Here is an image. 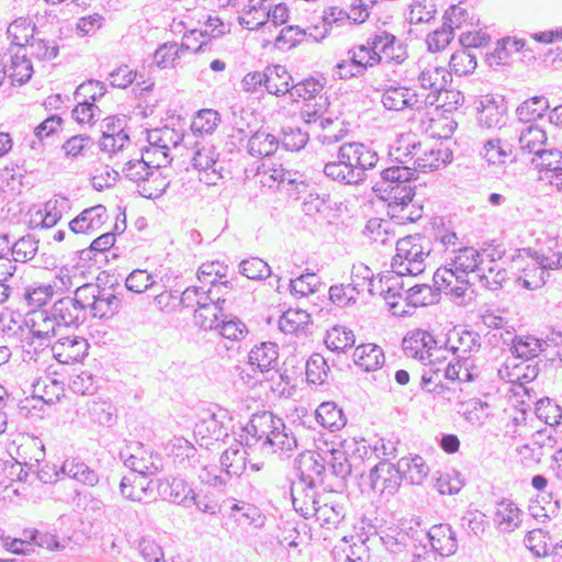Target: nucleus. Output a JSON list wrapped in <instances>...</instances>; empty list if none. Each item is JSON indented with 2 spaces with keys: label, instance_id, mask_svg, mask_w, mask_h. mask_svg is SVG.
<instances>
[{
  "label": "nucleus",
  "instance_id": "nucleus-1",
  "mask_svg": "<svg viewBox=\"0 0 562 562\" xmlns=\"http://www.w3.org/2000/svg\"><path fill=\"white\" fill-rule=\"evenodd\" d=\"M239 437L248 447L262 441L263 448H270L281 458H290L299 448L293 430L281 418L267 411L252 414L250 420L241 428Z\"/></svg>",
  "mask_w": 562,
  "mask_h": 562
},
{
  "label": "nucleus",
  "instance_id": "nucleus-2",
  "mask_svg": "<svg viewBox=\"0 0 562 562\" xmlns=\"http://www.w3.org/2000/svg\"><path fill=\"white\" fill-rule=\"evenodd\" d=\"M278 349V345L271 341L261 342L251 348L247 366L245 368L237 367L243 383H252L254 386L265 382H272L278 386L282 382L289 384V378L277 369Z\"/></svg>",
  "mask_w": 562,
  "mask_h": 562
},
{
  "label": "nucleus",
  "instance_id": "nucleus-3",
  "mask_svg": "<svg viewBox=\"0 0 562 562\" xmlns=\"http://www.w3.org/2000/svg\"><path fill=\"white\" fill-rule=\"evenodd\" d=\"M362 532L358 533V539L362 544L369 541L379 540L383 547L393 554H400L406 549L413 548L423 535V530L409 526L407 521L391 522L384 526L368 524L362 527Z\"/></svg>",
  "mask_w": 562,
  "mask_h": 562
},
{
  "label": "nucleus",
  "instance_id": "nucleus-4",
  "mask_svg": "<svg viewBox=\"0 0 562 562\" xmlns=\"http://www.w3.org/2000/svg\"><path fill=\"white\" fill-rule=\"evenodd\" d=\"M430 239L416 234L401 238L396 243V254L392 259V272L418 276L425 271V259L430 255Z\"/></svg>",
  "mask_w": 562,
  "mask_h": 562
},
{
  "label": "nucleus",
  "instance_id": "nucleus-5",
  "mask_svg": "<svg viewBox=\"0 0 562 562\" xmlns=\"http://www.w3.org/2000/svg\"><path fill=\"white\" fill-rule=\"evenodd\" d=\"M414 171L405 164L384 168L380 173V180L373 186V191L384 201L393 203L415 196Z\"/></svg>",
  "mask_w": 562,
  "mask_h": 562
},
{
  "label": "nucleus",
  "instance_id": "nucleus-6",
  "mask_svg": "<svg viewBox=\"0 0 562 562\" xmlns=\"http://www.w3.org/2000/svg\"><path fill=\"white\" fill-rule=\"evenodd\" d=\"M337 159H340L351 177H355L360 183L364 182L369 170H372L378 161V154L363 143L349 142L342 144L337 151Z\"/></svg>",
  "mask_w": 562,
  "mask_h": 562
},
{
  "label": "nucleus",
  "instance_id": "nucleus-7",
  "mask_svg": "<svg viewBox=\"0 0 562 562\" xmlns=\"http://www.w3.org/2000/svg\"><path fill=\"white\" fill-rule=\"evenodd\" d=\"M79 296L83 300L87 314L93 318H111L121 307V300L111 290L98 284L86 283L79 286Z\"/></svg>",
  "mask_w": 562,
  "mask_h": 562
},
{
  "label": "nucleus",
  "instance_id": "nucleus-8",
  "mask_svg": "<svg viewBox=\"0 0 562 562\" xmlns=\"http://www.w3.org/2000/svg\"><path fill=\"white\" fill-rule=\"evenodd\" d=\"M232 416L229 412L217 405L209 408L205 416L195 424L194 436L201 439V446L211 441L224 440L228 436Z\"/></svg>",
  "mask_w": 562,
  "mask_h": 562
},
{
  "label": "nucleus",
  "instance_id": "nucleus-9",
  "mask_svg": "<svg viewBox=\"0 0 562 562\" xmlns=\"http://www.w3.org/2000/svg\"><path fill=\"white\" fill-rule=\"evenodd\" d=\"M120 460L132 471L143 476L157 474L162 469V459L158 453L146 449L139 441H131L119 453Z\"/></svg>",
  "mask_w": 562,
  "mask_h": 562
},
{
  "label": "nucleus",
  "instance_id": "nucleus-10",
  "mask_svg": "<svg viewBox=\"0 0 562 562\" xmlns=\"http://www.w3.org/2000/svg\"><path fill=\"white\" fill-rule=\"evenodd\" d=\"M126 116H108L102 120V136L98 143L99 149L113 158L131 145V138L126 132Z\"/></svg>",
  "mask_w": 562,
  "mask_h": 562
},
{
  "label": "nucleus",
  "instance_id": "nucleus-11",
  "mask_svg": "<svg viewBox=\"0 0 562 562\" xmlns=\"http://www.w3.org/2000/svg\"><path fill=\"white\" fill-rule=\"evenodd\" d=\"M402 481L403 475L398 464L395 465L389 461H380L368 475L371 490L383 497L393 496L398 491Z\"/></svg>",
  "mask_w": 562,
  "mask_h": 562
},
{
  "label": "nucleus",
  "instance_id": "nucleus-12",
  "mask_svg": "<svg viewBox=\"0 0 562 562\" xmlns=\"http://www.w3.org/2000/svg\"><path fill=\"white\" fill-rule=\"evenodd\" d=\"M52 310L60 326L79 327L87 321V311L82 297L79 296V286L75 296H65L56 301Z\"/></svg>",
  "mask_w": 562,
  "mask_h": 562
},
{
  "label": "nucleus",
  "instance_id": "nucleus-13",
  "mask_svg": "<svg viewBox=\"0 0 562 562\" xmlns=\"http://www.w3.org/2000/svg\"><path fill=\"white\" fill-rule=\"evenodd\" d=\"M413 150H424V156L417 155L416 165L412 167L415 172H429L446 166L452 159V153L448 148L432 146L428 143H414L411 145Z\"/></svg>",
  "mask_w": 562,
  "mask_h": 562
},
{
  "label": "nucleus",
  "instance_id": "nucleus-14",
  "mask_svg": "<svg viewBox=\"0 0 562 562\" xmlns=\"http://www.w3.org/2000/svg\"><path fill=\"white\" fill-rule=\"evenodd\" d=\"M419 539L422 542L424 540L429 542L430 550H434L439 558L449 557L458 549L456 532L447 524L435 525L427 532L423 530Z\"/></svg>",
  "mask_w": 562,
  "mask_h": 562
},
{
  "label": "nucleus",
  "instance_id": "nucleus-15",
  "mask_svg": "<svg viewBox=\"0 0 562 562\" xmlns=\"http://www.w3.org/2000/svg\"><path fill=\"white\" fill-rule=\"evenodd\" d=\"M434 336L422 329L408 333L403 341L402 348L407 357L418 359L419 361H432V351L436 349Z\"/></svg>",
  "mask_w": 562,
  "mask_h": 562
},
{
  "label": "nucleus",
  "instance_id": "nucleus-16",
  "mask_svg": "<svg viewBox=\"0 0 562 562\" xmlns=\"http://www.w3.org/2000/svg\"><path fill=\"white\" fill-rule=\"evenodd\" d=\"M405 276L406 274H398L393 272V274L381 276L376 281V284L379 283L380 285V295L385 300L390 311L394 315L404 316L409 314L408 311L398 310L397 302V299L404 300L406 291L405 288L409 286V284L405 283L403 280V277Z\"/></svg>",
  "mask_w": 562,
  "mask_h": 562
},
{
  "label": "nucleus",
  "instance_id": "nucleus-17",
  "mask_svg": "<svg viewBox=\"0 0 562 562\" xmlns=\"http://www.w3.org/2000/svg\"><path fill=\"white\" fill-rule=\"evenodd\" d=\"M326 471L325 459L315 451L306 450L295 459V475L297 480H304L313 484L324 483L323 475Z\"/></svg>",
  "mask_w": 562,
  "mask_h": 562
},
{
  "label": "nucleus",
  "instance_id": "nucleus-18",
  "mask_svg": "<svg viewBox=\"0 0 562 562\" xmlns=\"http://www.w3.org/2000/svg\"><path fill=\"white\" fill-rule=\"evenodd\" d=\"M88 341L79 336H68L58 339L52 346L53 357L59 363H74L81 361L88 353Z\"/></svg>",
  "mask_w": 562,
  "mask_h": 562
},
{
  "label": "nucleus",
  "instance_id": "nucleus-19",
  "mask_svg": "<svg viewBox=\"0 0 562 562\" xmlns=\"http://www.w3.org/2000/svg\"><path fill=\"white\" fill-rule=\"evenodd\" d=\"M432 279L438 291H443L456 300H461V303L464 302L470 291V281L467 274H454L451 269H437Z\"/></svg>",
  "mask_w": 562,
  "mask_h": 562
},
{
  "label": "nucleus",
  "instance_id": "nucleus-20",
  "mask_svg": "<svg viewBox=\"0 0 562 562\" xmlns=\"http://www.w3.org/2000/svg\"><path fill=\"white\" fill-rule=\"evenodd\" d=\"M315 487L316 485L312 481L306 483L304 480H295L291 483L290 492L293 507L305 518L312 517V514L315 513L319 504Z\"/></svg>",
  "mask_w": 562,
  "mask_h": 562
},
{
  "label": "nucleus",
  "instance_id": "nucleus-21",
  "mask_svg": "<svg viewBox=\"0 0 562 562\" xmlns=\"http://www.w3.org/2000/svg\"><path fill=\"white\" fill-rule=\"evenodd\" d=\"M449 349L458 359L467 362L469 358L479 352L481 348V336L474 330L454 328L448 336Z\"/></svg>",
  "mask_w": 562,
  "mask_h": 562
},
{
  "label": "nucleus",
  "instance_id": "nucleus-22",
  "mask_svg": "<svg viewBox=\"0 0 562 562\" xmlns=\"http://www.w3.org/2000/svg\"><path fill=\"white\" fill-rule=\"evenodd\" d=\"M453 257L450 262L440 269H451L454 274L479 273V269L484 265L483 255L473 247H459L452 250Z\"/></svg>",
  "mask_w": 562,
  "mask_h": 562
},
{
  "label": "nucleus",
  "instance_id": "nucleus-23",
  "mask_svg": "<svg viewBox=\"0 0 562 562\" xmlns=\"http://www.w3.org/2000/svg\"><path fill=\"white\" fill-rule=\"evenodd\" d=\"M106 218V207L102 204L83 210L68 224L72 235L92 234L97 232Z\"/></svg>",
  "mask_w": 562,
  "mask_h": 562
},
{
  "label": "nucleus",
  "instance_id": "nucleus-24",
  "mask_svg": "<svg viewBox=\"0 0 562 562\" xmlns=\"http://www.w3.org/2000/svg\"><path fill=\"white\" fill-rule=\"evenodd\" d=\"M506 106L504 99H496L493 95H484L479 110V123L486 128L501 127L505 124Z\"/></svg>",
  "mask_w": 562,
  "mask_h": 562
},
{
  "label": "nucleus",
  "instance_id": "nucleus-25",
  "mask_svg": "<svg viewBox=\"0 0 562 562\" xmlns=\"http://www.w3.org/2000/svg\"><path fill=\"white\" fill-rule=\"evenodd\" d=\"M65 389H60L61 392L50 395L47 389H42V394L32 393L19 403L20 414L24 417H42L45 406H53L58 403L64 394Z\"/></svg>",
  "mask_w": 562,
  "mask_h": 562
},
{
  "label": "nucleus",
  "instance_id": "nucleus-26",
  "mask_svg": "<svg viewBox=\"0 0 562 562\" xmlns=\"http://www.w3.org/2000/svg\"><path fill=\"white\" fill-rule=\"evenodd\" d=\"M381 102L386 110L402 111L417 103V94L403 86H389L382 89Z\"/></svg>",
  "mask_w": 562,
  "mask_h": 562
},
{
  "label": "nucleus",
  "instance_id": "nucleus-27",
  "mask_svg": "<svg viewBox=\"0 0 562 562\" xmlns=\"http://www.w3.org/2000/svg\"><path fill=\"white\" fill-rule=\"evenodd\" d=\"M548 341H542L532 335H514L510 340V352L516 359L529 361L544 351Z\"/></svg>",
  "mask_w": 562,
  "mask_h": 562
},
{
  "label": "nucleus",
  "instance_id": "nucleus-28",
  "mask_svg": "<svg viewBox=\"0 0 562 562\" xmlns=\"http://www.w3.org/2000/svg\"><path fill=\"white\" fill-rule=\"evenodd\" d=\"M521 510L510 501L503 498L496 504L494 514V524L502 532H512L519 527L521 522Z\"/></svg>",
  "mask_w": 562,
  "mask_h": 562
},
{
  "label": "nucleus",
  "instance_id": "nucleus-29",
  "mask_svg": "<svg viewBox=\"0 0 562 562\" xmlns=\"http://www.w3.org/2000/svg\"><path fill=\"white\" fill-rule=\"evenodd\" d=\"M266 91L270 94L280 97L291 90L292 76L282 65H270L265 68Z\"/></svg>",
  "mask_w": 562,
  "mask_h": 562
},
{
  "label": "nucleus",
  "instance_id": "nucleus-30",
  "mask_svg": "<svg viewBox=\"0 0 562 562\" xmlns=\"http://www.w3.org/2000/svg\"><path fill=\"white\" fill-rule=\"evenodd\" d=\"M30 321L32 322V325L29 334H31L33 338L42 340H48L55 335L56 327L60 326L52 308L49 311H33Z\"/></svg>",
  "mask_w": 562,
  "mask_h": 562
},
{
  "label": "nucleus",
  "instance_id": "nucleus-31",
  "mask_svg": "<svg viewBox=\"0 0 562 562\" xmlns=\"http://www.w3.org/2000/svg\"><path fill=\"white\" fill-rule=\"evenodd\" d=\"M223 303L225 299L220 297V301H205L200 308H194V324L204 330L217 328L218 319L224 316Z\"/></svg>",
  "mask_w": 562,
  "mask_h": 562
},
{
  "label": "nucleus",
  "instance_id": "nucleus-32",
  "mask_svg": "<svg viewBox=\"0 0 562 562\" xmlns=\"http://www.w3.org/2000/svg\"><path fill=\"white\" fill-rule=\"evenodd\" d=\"M280 140L277 136L258 130L248 139L247 153L256 158H265L273 155L279 148Z\"/></svg>",
  "mask_w": 562,
  "mask_h": 562
},
{
  "label": "nucleus",
  "instance_id": "nucleus-33",
  "mask_svg": "<svg viewBox=\"0 0 562 562\" xmlns=\"http://www.w3.org/2000/svg\"><path fill=\"white\" fill-rule=\"evenodd\" d=\"M418 81L424 89H429L439 98L451 81V74L443 67L429 66L418 76Z\"/></svg>",
  "mask_w": 562,
  "mask_h": 562
},
{
  "label": "nucleus",
  "instance_id": "nucleus-34",
  "mask_svg": "<svg viewBox=\"0 0 562 562\" xmlns=\"http://www.w3.org/2000/svg\"><path fill=\"white\" fill-rule=\"evenodd\" d=\"M389 203V214L397 224L415 223L423 216V206L412 199Z\"/></svg>",
  "mask_w": 562,
  "mask_h": 562
},
{
  "label": "nucleus",
  "instance_id": "nucleus-35",
  "mask_svg": "<svg viewBox=\"0 0 562 562\" xmlns=\"http://www.w3.org/2000/svg\"><path fill=\"white\" fill-rule=\"evenodd\" d=\"M245 442L241 440L238 445L231 446L221 456V467L229 476H240L246 469Z\"/></svg>",
  "mask_w": 562,
  "mask_h": 562
},
{
  "label": "nucleus",
  "instance_id": "nucleus-36",
  "mask_svg": "<svg viewBox=\"0 0 562 562\" xmlns=\"http://www.w3.org/2000/svg\"><path fill=\"white\" fill-rule=\"evenodd\" d=\"M210 283L211 288L206 292L202 291V289L199 286L187 288L181 294V305L187 308H200V305H202L205 301H220V296L215 295V289L216 286L218 289L222 286L227 288V280L221 283H216L215 280H211Z\"/></svg>",
  "mask_w": 562,
  "mask_h": 562
},
{
  "label": "nucleus",
  "instance_id": "nucleus-37",
  "mask_svg": "<svg viewBox=\"0 0 562 562\" xmlns=\"http://www.w3.org/2000/svg\"><path fill=\"white\" fill-rule=\"evenodd\" d=\"M159 490L168 502L190 507V497L193 490L183 479L175 477L171 481L161 483Z\"/></svg>",
  "mask_w": 562,
  "mask_h": 562
},
{
  "label": "nucleus",
  "instance_id": "nucleus-38",
  "mask_svg": "<svg viewBox=\"0 0 562 562\" xmlns=\"http://www.w3.org/2000/svg\"><path fill=\"white\" fill-rule=\"evenodd\" d=\"M316 422L330 431L339 430L346 425L342 411L334 402L322 403L314 412Z\"/></svg>",
  "mask_w": 562,
  "mask_h": 562
},
{
  "label": "nucleus",
  "instance_id": "nucleus-39",
  "mask_svg": "<svg viewBox=\"0 0 562 562\" xmlns=\"http://www.w3.org/2000/svg\"><path fill=\"white\" fill-rule=\"evenodd\" d=\"M483 157L488 164H506L515 161L516 156L513 151V145L499 138L488 139L483 147Z\"/></svg>",
  "mask_w": 562,
  "mask_h": 562
},
{
  "label": "nucleus",
  "instance_id": "nucleus-40",
  "mask_svg": "<svg viewBox=\"0 0 562 562\" xmlns=\"http://www.w3.org/2000/svg\"><path fill=\"white\" fill-rule=\"evenodd\" d=\"M486 257L490 258V263L492 265L488 267H484L482 265L475 277L479 279V282L483 288L496 291L503 286V283L507 279V271L495 263L494 254H486Z\"/></svg>",
  "mask_w": 562,
  "mask_h": 562
},
{
  "label": "nucleus",
  "instance_id": "nucleus-41",
  "mask_svg": "<svg viewBox=\"0 0 562 562\" xmlns=\"http://www.w3.org/2000/svg\"><path fill=\"white\" fill-rule=\"evenodd\" d=\"M353 358L355 363L367 372L376 370L384 362L383 350L373 344L358 346L353 352Z\"/></svg>",
  "mask_w": 562,
  "mask_h": 562
},
{
  "label": "nucleus",
  "instance_id": "nucleus-42",
  "mask_svg": "<svg viewBox=\"0 0 562 562\" xmlns=\"http://www.w3.org/2000/svg\"><path fill=\"white\" fill-rule=\"evenodd\" d=\"M531 162L542 173V178L551 180L562 171V151L555 148L546 149L531 159Z\"/></svg>",
  "mask_w": 562,
  "mask_h": 562
},
{
  "label": "nucleus",
  "instance_id": "nucleus-43",
  "mask_svg": "<svg viewBox=\"0 0 562 562\" xmlns=\"http://www.w3.org/2000/svg\"><path fill=\"white\" fill-rule=\"evenodd\" d=\"M397 463L403 480L408 481L411 484H422L429 473L428 465L418 454L411 459L402 458Z\"/></svg>",
  "mask_w": 562,
  "mask_h": 562
},
{
  "label": "nucleus",
  "instance_id": "nucleus-44",
  "mask_svg": "<svg viewBox=\"0 0 562 562\" xmlns=\"http://www.w3.org/2000/svg\"><path fill=\"white\" fill-rule=\"evenodd\" d=\"M61 471L67 476L88 486H94L99 482L98 473L89 468L85 462L75 458L65 460L61 465Z\"/></svg>",
  "mask_w": 562,
  "mask_h": 562
},
{
  "label": "nucleus",
  "instance_id": "nucleus-45",
  "mask_svg": "<svg viewBox=\"0 0 562 562\" xmlns=\"http://www.w3.org/2000/svg\"><path fill=\"white\" fill-rule=\"evenodd\" d=\"M312 516H315L323 527L336 528L344 520L346 509L338 502L319 503Z\"/></svg>",
  "mask_w": 562,
  "mask_h": 562
},
{
  "label": "nucleus",
  "instance_id": "nucleus-46",
  "mask_svg": "<svg viewBox=\"0 0 562 562\" xmlns=\"http://www.w3.org/2000/svg\"><path fill=\"white\" fill-rule=\"evenodd\" d=\"M183 137L182 133L168 126L154 128L147 133L148 145L164 150H170L171 147H177L183 140Z\"/></svg>",
  "mask_w": 562,
  "mask_h": 562
},
{
  "label": "nucleus",
  "instance_id": "nucleus-47",
  "mask_svg": "<svg viewBox=\"0 0 562 562\" xmlns=\"http://www.w3.org/2000/svg\"><path fill=\"white\" fill-rule=\"evenodd\" d=\"M351 282L349 286L352 288L357 295L363 291H368L371 296L375 295V284L378 279L374 278L372 270L363 263L353 265L351 270Z\"/></svg>",
  "mask_w": 562,
  "mask_h": 562
},
{
  "label": "nucleus",
  "instance_id": "nucleus-48",
  "mask_svg": "<svg viewBox=\"0 0 562 562\" xmlns=\"http://www.w3.org/2000/svg\"><path fill=\"white\" fill-rule=\"evenodd\" d=\"M547 140V133L544 130L537 125H529L520 132L519 146L521 151L529 154L533 153L536 156L543 151L542 146Z\"/></svg>",
  "mask_w": 562,
  "mask_h": 562
},
{
  "label": "nucleus",
  "instance_id": "nucleus-49",
  "mask_svg": "<svg viewBox=\"0 0 562 562\" xmlns=\"http://www.w3.org/2000/svg\"><path fill=\"white\" fill-rule=\"evenodd\" d=\"M439 300V293L428 284L409 285L405 291L404 301L408 306H427Z\"/></svg>",
  "mask_w": 562,
  "mask_h": 562
},
{
  "label": "nucleus",
  "instance_id": "nucleus-50",
  "mask_svg": "<svg viewBox=\"0 0 562 562\" xmlns=\"http://www.w3.org/2000/svg\"><path fill=\"white\" fill-rule=\"evenodd\" d=\"M153 161L146 159L144 155L139 159H130L125 162L122 173L124 178L133 181L139 187V183L146 181L147 177L153 175L156 167L151 166Z\"/></svg>",
  "mask_w": 562,
  "mask_h": 562
},
{
  "label": "nucleus",
  "instance_id": "nucleus-51",
  "mask_svg": "<svg viewBox=\"0 0 562 562\" xmlns=\"http://www.w3.org/2000/svg\"><path fill=\"white\" fill-rule=\"evenodd\" d=\"M33 75V66L25 54H14L11 57L9 67V79L12 86H22L27 82Z\"/></svg>",
  "mask_w": 562,
  "mask_h": 562
},
{
  "label": "nucleus",
  "instance_id": "nucleus-52",
  "mask_svg": "<svg viewBox=\"0 0 562 562\" xmlns=\"http://www.w3.org/2000/svg\"><path fill=\"white\" fill-rule=\"evenodd\" d=\"M270 4L257 3V0H249L244 15L238 18L241 26L248 30H258L266 24V13L269 11Z\"/></svg>",
  "mask_w": 562,
  "mask_h": 562
},
{
  "label": "nucleus",
  "instance_id": "nucleus-53",
  "mask_svg": "<svg viewBox=\"0 0 562 562\" xmlns=\"http://www.w3.org/2000/svg\"><path fill=\"white\" fill-rule=\"evenodd\" d=\"M311 321L310 314L304 310L289 308L279 319V328L285 334L305 330Z\"/></svg>",
  "mask_w": 562,
  "mask_h": 562
},
{
  "label": "nucleus",
  "instance_id": "nucleus-54",
  "mask_svg": "<svg viewBox=\"0 0 562 562\" xmlns=\"http://www.w3.org/2000/svg\"><path fill=\"white\" fill-rule=\"evenodd\" d=\"M221 122V116L213 109L200 110L191 123V130L195 135H211Z\"/></svg>",
  "mask_w": 562,
  "mask_h": 562
},
{
  "label": "nucleus",
  "instance_id": "nucleus-55",
  "mask_svg": "<svg viewBox=\"0 0 562 562\" xmlns=\"http://www.w3.org/2000/svg\"><path fill=\"white\" fill-rule=\"evenodd\" d=\"M549 109V101L544 97H532L522 102L516 110L521 122H532L543 116Z\"/></svg>",
  "mask_w": 562,
  "mask_h": 562
},
{
  "label": "nucleus",
  "instance_id": "nucleus-56",
  "mask_svg": "<svg viewBox=\"0 0 562 562\" xmlns=\"http://www.w3.org/2000/svg\"><path fill=\"white\" fill-rule=\"evenodd\" d=\"M306 381L310 384L328 383L329 367L321 353H313L305 366Z\"/></svg>",
  "mask_w": 562,
  "mask_h": 562
},
{
  "label": "nucleus",
  "instance_id": "nucleus-57",
  "mask_svg": "<svg viewBox=\"0 0 562 562\" xmlns=\"http://www.w3.org/2000/svg\"><path fill=\"white\" fill-rule=\"evenodd\" d=\"M195 147L192 166L198 170H212L215 172V165L220 156L216 148L213 145L201 143H196Z\"/></svg>",
  "mask_w": 562,
  "mask_h": 562
},
{
  "label": "nucleus",
  "instance_id": "nucleus-58",
  "mask_svg": "<svg viewBox=\"0 0 562 562\" xmlns=\"http://www.w3.org/2000/svg\"><path fill=\"white\" fill-rule=\"evenodd\" d=\"M355 335L346 327L335 326L327 331L324 342L331 351H345L355 345Z\"/></svg>",
  "mask_w": 562,
  "mask_h": 562
},
{
  "label": "nucleus",
  "instance_id": "nucleus-59",
  "mask_svg": "<svg viewBox=\"0 0 562 562\" xmlns=\"http://www.w3.org/2000/svg\"><path fill=\"white\" fill-rule=\"evenodd\" d=\"M182 49H189V46L182 43L180 46L177 43H164L154 53V63L160 69H166L176 66L179 59V53Z\"/></svg>",
  "mask_w": 562,
  "mask_h": 562
},
{
  "label": "nucleus",
  "instance_id": "nucleus-60",
  "mask_svg": "<svg viewBox=\"0 0 562 562\" xmlns=\"http://www.w3.org/2000/svg\"><path fill=\"white\" fill-rule=\"evenodd\" d=\"M547 278L546 271H542L532 258V261L522 268L520 276L517 278V283L527 290H537L546 283Z\"/></svg>",
  "mask_w": 562,
  "mask_h": 562
},
{
  "label": "nucleus",
  "instance_id": "nucleus-61",
  "mask_svg": "<svg viewBox=\"0 0 562 562\" xmlns=\"http://www.w3.org/2000/svg\"><path fill=\"white\" fill-rule=\"evenodd\" d=\"M435 488L441 495H453L461 491L464 485L460 474L454 471L436 472Z\"/></svg>",
  "mask_w": 562,
  "mask_h": 562
},
{
  "label": "nucleus",
  "instance_id": "nucleus-62",
  "mask_svg": "<svg viewBox=\"0 0 562 562\" xmlns=\"http://www.w3.org/2000/svg\"><path fill=\"white\" fill-rule=\"evenodd\" d=\"M476 65V55L472 50L464 48L453 53L449 61L451 71L458 76L472 74Z\"/></svg>",
  "mask_w": 562,
  "mask_h": 562
},
{
  "label": "nucleus",
  "instance_id": "nucleus-63",
  "mask_svg": "<svg viewBox=\"0 0 562 562\" xmlns=\"http://www.w3.org/2000/svg\"><path fill=\"white\" fill-rule=\"evenodd\" d=\"M169 186V182L166 181V178L161 175V172L156 169L153 171V175L147 177L146 181L139 183V187L137 188V192L139 195L146 199H157L160 198L167 187Z\"/></svg>",
  "mask_w": 562,
  "mask_h": 562
},
{
  "label": "nucleus",
  "instance_id": "nucleus-64",
  "mask_svg": "<svg viewBox=\"0 0 562 562\" xmlns=\"http://www.w3.org/2000/svg\"><path fill=\"white\" fill-rule=\"evenodd\" d=\"M350 60L356 64L357 72H364L368 67H372L382 61V56L372 50L370 45H360L349 52Z\"/></svg>",
  "mask_w": 562,
  "mask_h": 562
}]
</instances>
